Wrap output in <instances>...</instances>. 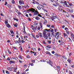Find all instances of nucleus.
I'll use <instances>...</instances> for the list:
<instances>
[{
	"label": "nucleus",
	"instance_id": "nucleus-56",
	"mask_svg": "<svg viewBox=\"0 0 74 74\" xmlns=\"http://www.w3.org/2000/svg\"><path fill=\"white\" fill-rule=\"evenodd\" d=\"M48 42L49 44L51 43V40H48Z\"/></svg>",
	"mask_w": 74,
	"mask_h": 74
},
{
	"label": "nucleus",
	"instance_id": "nucleus-39",
	"mask_svg": "<svg viewBox=\"0 0 74 74\" xmlns=\"http://www.w3.org/2000/svg\"><path fill=\"white\" fill-rule=\"evenodd\" d=\"M31 36H32V37H34V38L35 39H36V38L34 37V35L33 34H31Z\"/></svg>",
	"mask_w": 74,
	"mask_h": 74
},
{
	"label": "nucleus",
	"instance_id": "nucleus-51",
	"mask_svg": "<svg viewBox=\"0 0 74 74\" xmlns=\"http://www.w3.org/2000/svg\"><path fill=\"white\" fill-rule=\"evenodd\" d=\"M68 38L69 39V41H70V42H71V39L69 37Z\"/></svg>",
	"mask_w": 74,
	"mask_h": 74
},
{
	"label": "nucleus",
	"instance_id": "nucleus-64",
	"mask_svg": "<svg viewBox=\"0 0 74 74\" xmlns=\"http://www.w3.org/2000/svg\"><path fill=\"white\" fill-rule=\"evenodd\" d=\"M71 17L73 18H74V15H71Z\"/></svg>",
	"mask_w": 74,
	"mask_h": 74
},
{
	"label": "nucleus",
	"instance_id": "nucleus-14",
	"mask_svg": "<svg viewBox=\"0 0 74 74\" xmlns=\"http://www.w3.org/2000/svg\"><path fill=\"white\" fill-rule=\"evenodd\" d=\"M9 63L10 64H12V63H15V61H14L11 60L10 61Z\"/></svg>",
	"mask_w": 74,
	"mask_h": 74
},
{
	"label": "nucleus",
	"instance_id": "nucleus-63",
	"mask_svg": "<svg viewBox=\"0 0 74 74\" xmlns=\"http://www.w3.org/2000/svg\"><path fill=\"white\" fill-rule=\"evenodd\" d=\"M32 62H33V63H34L35 62V60H32Z\"/></svg>",
	"mask_w": 74,
	"mask_h": 74
},
{
	"label": "nucleus",
	"instance_id": "nucleus-40",
	"mask_svg": "<svg viewBox=\"0 0 74 74\" xmlns=\"http://www.w3.org/2000/svg\"><path fill=\"white\" fill-rule=\"evenodd\" d=\"M40 26H39L37 28V29L38 30H40Z\"/></svg>",
	"mask_w": 74,
	"mask_h": 74
},
{
	"label": "nucleus",
	"instance_id": "nucleus-3",
	"mask_svg": "<svg viewBox=\"0 0 74 74\" xmlns=\"http://www.w3.org/2000/svg\"><path fill=\"white\" fill-rule=\"evenodd\" d=\"M39 5H40V7H42V8L43 10L44 11V12H48V11L46 9H45V7L44 6V5H41V4H40Z\"/></svg>",
	"mask_w": 74,
	"mask_h": 74
},
{
	"label": "nucleus",
	"instance_id": "nucleus-45",
	"mask_svg": "<svg viewBox=\"0 0 74 74\" xmlns=\"http://www.w3.org/2000/svg\"><path fill=\"white\" fill-rule=\"evenodd\" d=\"M38 23H34V26H36V25H38Z\"/></svg>",
	"mask_w": 74,
	"mask_h": 74
},
{
	"label": "nucleus",
	"instance_id": "nucleus-35",
	"mask_svg": "<svg viewBox=\"0 0 74 74\" xmlns=\"http://www.w3.org/2000/svg\"><path fill=\"white\" fill-rule=\"evenodd\" d=\"M67 61L69 63H70L71 62V60L70 59H69L67 60Z\"/></svg>",
	"mask_w": 74,
	"mask_h": 74
},
{
	"label": "nucleus",
	"instance_id": "nucleus-36",
	"mask_svg": "<svg viewBox=\"0 0 74 74\" xmlns=\"http://www.w3.org/2000/svg\"><path fill=\"white\" fill-rule=\"evenodd\" d=\"M7 60H8V61H10L11 60V59L10 58L8 57V58L7 59Z\"/></svg>",
	"mask_w": 74,
	"mask_h": 74
},
{
	"label": "nucleus",
	"instance_id": "nucleus-60",
	"mask_svg": "<svg viewBox=\"0 0 74 74\" xmlns=\"http://www.w3.org/2000/svg\"><path fill=\"white\" fill-rule=\"evenodd\" d=\"M21 38V40H23V36H20Z\"/></svg>",
	"mask_w": 74,
	"mask_h": 74
},
{
	"label": "nucleus",
	"instance_id": "nucleus-34",
	"mask_svg": "<svg viewBox=\"0 0 74 74\" xmlns=\"http://www.w3.org/2000/svg\"><path fill=\"white\" fill-rule=\"evenodd\" d=\"M47 35L49 37H51V34L49 33H48L47 34Z\"/></svg>",
	"mask_w": 74,
	"mask_h": 74
},
{
	"label": "nucleus",
	"instance_id": "nucleus-10",
	"mask_svg": "<svg viewBox=\"0 0 74 74\" xmlns=\"http://www.w3.org/2000/svg\"><path fill=\"white\" fill-rule=\"evenodd\" d=\"M13 19L14 20V21H16L17 22H18V21H18V19L17 18H16V17H13Z\"/></svg>",
	"mask_w": 74,
	"mask_h": 74
},
{
	"label": "nucleus",
	"instance_id": "nucleus-27",
	"mask_svg": "<svg viewBox=\"0 0 74 74\" xmlns=\"http://www.w3.org/2000/svg\"><path fill=\"white\" fill-rule=\"evenodd\" d=\"M46 47H47V48H49V49L51 48V46L49 45L47 46Z\"/></svg>",
	"mask_w": 74,
	"mask_h": 74
},
{
	"label": "nucleus",
	"instance_id": "nucleus-57",
	"mask_svg": "<svg viewBox=\"0 0 74 74\" xmlns=\"http://www.w3.org/2000/svg\"><path fill=\"white\" fill-rule=\"evenodd\" d=\"M60 2V3H62V4H63H63H64V2H63V1H61V2Z\"/></svg>",
	"mask_w": 74,
	"mask_h": 74
},
{
	"label": "nucleus",
	"instance_id": "nucleus-2",
	"mask_svg": "<svg viewBox=\"0 0 74 74\" xmlns=\"http://www.w3.org/2000/svg\"><path fill=\"white\" fill-rule=\"evenodd\" d=\"M62 6H60L58 8V11H61L62 12H66L64 10L62 9Z\"/></svg>",
	"mask_w": 74,
	"mask_h": 74
},
{
	"label": "nucleus",
	"instance_id": "nucleus-8",
	"mask_svg": "<svg viewBox=\"0 0 74 74\" xmlns=\"http://www.w3.org/2000/svg\"><path fill=\"white\" fill-rule=\"evenodd\" d=\"M43 36L44 38L45 39H48V36L47 34L43 35Z\"/></svg>",
	"mask_w": 74,
	"mask_h": 74
},
{
	"label": "nucleus",
	"instance_id": "nucleus-59",
	"mask_svg": "<svg viewBox=\"0 0 74 74\" xmlns=\"http://www.w3.org/2000/svg\"><path fill=\"white\" fill-rule=\"evenodd\" d=\"M34 56H36V52H34Z\"/></svg>",
	"mask_w": 74,
	"mask_h": 74
},
{
	"label": "nucleus",
	"instance_id": "nucleus-4",
	"mask_svg": "<svg viewBox=\"0 0 74 74\" xmlns=\"http://www.w3.org/2000/svg\"><path fill=\"white\" fill-rule=\"evenodd\" d=\"M59 32H57L56 33L55 37L56 39H58L59 37Z\"/></svg>",
	"mask_w": 74,
	"mask_h": 74
},
{
	"label": "nucleus",
	"instance_id": "nucleus-54",
	"mask_svg": "<svg viewBox=\"0 0 74 74\" xmlns=\"http://www.w3.org/2000/svg\"><path fill=\"white\" fill-rule=\"evenodd\" d=\"M51 53L53 54H54V53H55V51H51Z\"/></svg>",
	"mask_w": 74,
	"mask_h": 74
},
{
	"label": "nucleus",
	"instance_id": "nucleus-41",
	"mask_svg": "<svg viewBox=\"0 0 74 74\" xmlns=\"http://www.w3.org/2000/svg\"><path fill=\"white\" fill-rule=\"evenodd\" d=\"M37 15L38 16H40V17H41V18L42 17V16H41V14H38H38Z\"/></svg>",
	"mask_w": 74,
	"mask_h": 74
},
{
	"label": "nucleus",
	"instance_id": "nucleus-52",
	"mask_svg": "<svg viewBox=\"0 0 74 74\" xmlns=\"http://www.w3.org/2000/svg\"><path fill=\"white\" fill-rule=\"evenodd\" d=\"M6 73L8 74H10V73L8 71H6Z\"/></svg>",
	"mask_w": 74,
	"mask_h": 74
},
{
	"label": "nucleus",
	"instance_id": "nucleus-24",
	"mask_svg": "<svg viewBox=\"0 0 74 74\" xmlns=\"http://www.w3.org/2000/svg\"><path fill=\"white\" fill-rule=\"evenodd\" d=\"M18 58H19V59H21L22 60L23 58L22 57V56H18Z\"/></svg>",
	"mask_w": 74,
	"mask_h": 74
},
{
	"label": "nucleus",
	"instance_id": "nucleus-33",
	"mask_svg": "<svg viewBox=\"0 0 74 74\" xmlns=\"http://www.w3.org/2000/svg\"><path fill=\"white\" fill-rule=\"evenodd\" d=\"M54 55H55L56 56H60V55L58 54V53H56L55 54H54Z\"/></svg>",
	"mask_w": 74,
	"mask_h": 74
},
{
	"label": "nucleus",
	"instance_id": "nucleus-58",
	"mask_svg": "<svg viewBox=\"0 0 74 74\" xmlns=\"http://www.w3.org/2000/svg\"><path fill=\"white\" fill-rule=\"evenodd\" d=\"M19 60L20 63H22L23 62V61H21V60Z\"/></svg>",
	"mask_w": 74,
	"mask_h": 74
},
{
	"label": "nucleus",
	"instance_id": "nucleus-44",
	"mask_svg": "<svg viewBox=\"0 0 74 74\" xmlns=\"http://www.w3.org/2000/svg\"><path fill=\"white\" fill-rule=\"evenodd\" d=\"M17 14H18V15H21V14H21V13L19 11L17 12Z\"/></svg>",
	"mask_w": 74,
	"mask_h": 74
},
{
	"label": "nucleus",
	"instance_id": "nucleus-38",
	"mask_svg": "<svg viewBox=\"0 0 74 74\" xmlns=\"http://www.w3.org/2000/svg\"><path fill=\"white\" fill-rule=\"evenodd\" d=\"M29 65H31V66H34V64L32 63H31L29 64Z\"/></svg>",
	"mask_w": 74,
	"mask_h": 74
},
{
	"label": "nucleus",
	"instance_id": "nucleus-9",
	"mask_svg": "<svg viewBox=\"0 0 74 74\" xmlns=\"http://www.w3.org/2000/svg\"><path fill=\"white\" fill-rule=\"evenodd\" d=\"M37 34L38 36H39L40 37H42V34L40 32H39Z\"/></svg>",
	"mask_w": 74,
	"mask_h": 74
},
{
	"label": "nucleus",
	"instance_id": "nucleus-26",
	"mask_svg": "<svg viewBox=\"0 0 74 74\" xmlns=\"http://www.w3.org/2000/svg\"><path fill=\"white\" fill-rule=\"evenodd\" d=\"M39 24L40 25L41 28H42V23H40Z\"/></svg>",
	"mask_w": 74,
	"mask_h": 74
},
{
	"label": "nucleus",
	"instance_id": "nucleus-53",
	"mask_svg": "<svg viewBox=\"0 0 74 74\" xmlns=\"http://www.w3.org/2000/svg\"><path fill=\"white\" fill-rule=\"evenodd\" d=\"M70 32L69 31L67 32L66 33L68 34V35H69V34H70Z\"/></svg>",
	"mask_w": 74,
	"mask_h": 74
},
{
	"label": "nucleus",
	"instance_id": "nucleus-29",
	"mask_svg": "<svg viewBox=\"0 0 74 74\" xmlns=\"http://www.w3.org/2000/svg\"><path fill=\"white\" fill-rule=\"evenodd\" d=\"M12 3L13 4H15V2L14 1V0H12Z\"/></svg>",
	"mask_w": 74,
	"mask_h": 74
},
{
	"label": "nucleus",
	"instance_id": "nucleus-7",
	"mask_svg": "<svg viewBox=\"0 0 74 74\" xmlns=\"http://www.w3.org/2000/svg\"><path fill=\"white\" fill-rule=\"evenodd\" d=\"M63 36L64 37H65L66 38H68V35H67V34H66L65 33H63Z\"/></svg>",
	"mask_w": 74,
	"mask_h": 74
},
{
	"label": "nucleus",
	"instance_id": "nucleus-50",
	"mask_svg": "<svg viewBox=\"0 0 74 74\" xmlns=\"http://www.w3.org/2000/svg\"><path fill=\"white\" fill-rule=\"evenodd\" d=\"M64 30H69V29L68 28L66 27L64 28Z\"/></svg>",
	"mask_w": 74,
	"mask_h": 74
},
{
	"label": "nucleus",
	"instance_id": "nucleus-5",
	"mask_svg": "<svg viewBox=\"0 0 74 74\" xmlns=\"http://www.w3.org/2000/svg\"><path fill=\"white\" fill-rule=\"evenodd\" d=\"M63 6H64L65 5H66V7H70L69 6V5H68V4H67V2L66 1H64V4L63 5Z\"/></svg>",
	"mask_w": 74,
	"mask_h": 74
},
{
	"label": "nucleus",
	"instance_id": "nucleus-28",
	"mask_svg": "<svg viewBox=\"0 0 74 74\" xmlns=\"http://www.w3.org/2000/svg\"><path fill=\"white\" fill-rule=\"evenodd\" d=\"M18 41L20 43H21V38H18Z\"/></svg>",
	"mask_w": 74,
	"mask_h": 74
},
{
	"label": "nucleus",
	"instance_id": "nucleus-37",
	"mask_svg": "<svg viewBox=\"0 0 74 74\" xmlns=\"http://www.w3.org/2000/svg\"><path fill=\"white\" fill-rule=\"evenodd\" d=\"M57 17H58V16H54L53 17V18L54 19H56V18H57Z\"/></svg>",
	"mask_w": 74,
	"mask_h": 74
},
{
	"label": "nucleus",
	"instance_id": "nucleus-62",
	"mask_svg": "<svg viewBox=\"0 0 74 74\" xmlns=\"http://www.w3.org/2000/svg\"><path fill=\"white\" fill-rule=\"evenodd\" d=\"M54 31L55 32H57V29H54Z\"/></svg>",
	"mask_w": 74,
	"mask_h": 74
},
{
	"label": "nucleus",
	"instance_id": "nucleus-47",
	"mask_svg": "<svg viewBox=\"0 0 74 74\" xmlns=\"http://www.w3.org/2000/svg\"><path fill=\"white\" fill-rule=\"evenodd\" d=\"M42 42L44 44H45V45H47V43H46V42H45V41H43Z\"/></svg>",
	"mask_w": 74,
	"mask_h": 74
},
{
	"label": "nucleus",
	"instance_id": "nucleus-49",
	"mask_svg": "<svg viewBox=\"0 0 74 74\" xmlns=\"http://www.w3.org/2000/svg\"><path fill=\"white\" fill-rule=\"evenodd\" d=\"M8 53H9L10 54H11V53H12L11 52V51H10V50H8Z\"/></svg>",
	"mask_w": 74,
	"mask_h": 74
},
{
	"label": "nucleus",
	"instance_id": "nucleus-15",
	"mask_svg": "<svg viewBox=\"0 0 74 74\" xmlns=\"http://www.w3.org/2000/svg\"><path fill=\"white\" fill-rule=\"evenodd\" d=\"M35 19L36 20H37V21H38V20H40V18L38 16H36L35 18Z\"/></svg>",
	"mask_w": 74,
	"mask_h": 74
},
{
	"label": "nucleus",
	"instance_id": "nucleus-20",
	"mask_svg": "<svg viewBox=\"0 0 74 74\" xmlns=\"http://www.w3.org/2000/svg\"><path fill=\"white\" fill-rule=\"evenodd\" d=\"M46 53V54H48L49 55H51V53H50V52H48V51H46L45 52Z\"/></svg>",
	"mask_w": 74,
	"mask_h": 74
},
{
	"label": "nucleus",
	"instance_id": "nucleus-1",
	"mask_svg": "<svg viewBox=\"0 0 74 74\" xmlns=\"http://www.w3.org/2000/svg\"><path fill=\"white\" fill-rule=\"evenodd\" d=\"M30 11H32L33 12H34V15H36V16L38 14V11H36L35 9L33 8H32L30 9Z\"/></svg>",
	"mask_w": 74,
	"mask_h": 74
},
{
	"label": "nucleus",
	"instance_id": "nucleus-19",
	"mask_svg": "<svg viewBox=\"0 0 74 74\" xmlns=\"http://www.w3.org/2000/svg\"><path fill=\"white\" fill-rule=\"evenodd\" d=\"M10 32L11 33V34H14V35L15 34V33L14 32V31H13L10 30Z\"/></svg>",
	"mask_w": 74,
	"mask_h": 74
},
{
	"label": "nucleus",
	"instance_id": "nucleus-22",
	"mask_svg": "<svg viewBox=\"0 0 74 74\" xmlns=\"http://www.w3.org/2000/svg\"><path fill=\"white\" fill-rule=\"evenodd\" d=\"M8 69L9 70H10V71H12V68L11 67H8Z\"/></svg>",
	"mask_w": 74,
	"mask_h": 74
},
{
	"label": "nucleus",
	"instance_id": "nucleus-48",
	"mask_svg": "<svg viewBox=\"0 0 74 74\" xmlns=\"http://www.w3.org/2000/svg\"><path fill=\"white\" fill-rule=\"evenodd\" d=\"M50 31L51 32H54V30L53 29H52Z\"/></svg>",
	"mask_w": 74,
	"mask_h": 74
},
{
	"label": "nucleus",
	"instance_id": "nucleus-61",
	"mask_svg": "<svg viewBox=\"0 0 74 74\" xmlns=\"http://www.w3.org/2000/svg\"><path fill=\"white\" fill-rule=\"evenodd\" d=\"M51 21H53V19H54L53 18V17H51Z\"/></svg>",
	"mask_w": 74,
	"mask_h": 74
},
{
	"label": "nucleus",
	"instance_id": "nucleus-17",
	"mask_svg": "<svg viewBox=\"0 0 74 74\" xmlns=\"http://www.w3.org/2000/svg\"><path fill=\"white\" fill-rule=\"evenodd\" d=\"M15 42L16 43V44H19L20 42L18 40H16Z\"/></svg>",
	"mask_w": 74,
	"mask_h": 74
},
{
	"label": "nucleus",
	"instance_id": "nucleus-42",
	"mask_svg": "<svg viewBox=\"0 0 74 74\" xmlns=\"http://www.w3.org/2000/svg\"><path fill=\"white\" fill-rule=\"evenodd\" d=\"M57 67L58 68V70H60V66H57Z\"/></svg>",
	"mask_w": 74,
	"mask_h": 74
},
{
	"label": "nucleus",
	"instance_id": "nucleus-11",
	"mask_svg": "<svg viewBox=\"0 0 74 74\" xmlns=\"http://www.w3.org/2000/svg\"><path fill=\"white\" fill-rule=\"evenodd\" d=\"M37 8L39 10H41L42 8V7H41V6H40V4H39V5H38L37 6Z\"/></svg>",
	"mask_w": 74,
	"mask_h": 74
},
{
	"label": "nucleus",
	"instance_id": "nucleus-12",
	"mask_svg": "<svg viewBox=\"0 0 74 74\" xmlns=\"http://www.w3.org/2000/svg\"><path fill=\"white\" fill-rule=\"evenodd\" d=\"M68 10L69 12H73V9H69V8H68Z\"/></svg>",
	"mask_w": 74,
	"mask_h": 74
},
{
	"label": "nucleus",
	"instance_id": "nucleus-32",
	"mask_svg": "<svg viewBox=\"0 0 74 74\" xmlns=\"http://www.w3.org/2000/svg\"><path fill=\"white\" fill-rule=\"evenodd\" d=\"M51 34L52 36H53V37H54V36H55V35H54V32H51Z\"/></svg>",
	"mask_w": 74,
	"mask_h": 74
},
{
	"label": "nucleus",
	"instance_id": "nucleus-43",
	"mask_svg": "<svg viewBox=\"0 0 74 74\" xmlns=\"http://www.w3.org/2000/svg\"><path fill=\"white\" fill-rule=\"evenodd\" d=\"M22 40H21V42L22 43H23L24 42H25V41H24V40L23 39H22Z\"/></svg>",
	"mask_w": 74,
	"mask_h": 74
},
{
	"label": "nucleus",
	"instance_id": "nucleus-30",
	"mask_svg": "<svg viewBox=\"0 0 74 74\" xmlns=\"http://www.w3.org/2000/svg\"><path fill=\"white\" fill-rule=\"evenodd\" d=\"M17 7H18V8H19V9H21L22 7H21V6L18 5H17Z\"/></svg>",
	"mask_w": 74,
	"mask_h": 74
},
{
	"label": "nucleus",
	"instance_id": "nucleus-55",
	"mask_svg": "<svg viewBox=\"0 0 74 74\" xmlns=\"http://www.w3.org/2000/svg\"><path fill=\"white\" fill-rule=\"evenodd\" d=\"M12 59H13V60H16V57H15L14 58H12Z\"/></svg>",
	"mask_w": 74,
	"mask_h": 74
},
{
	"label": "nucleus",
	"instance_id": "nucleus-46",
	"mask_svg": "<svg viewBox=\"0 0 74 74\" xmlns=\"http://www.w3.org/2000/svg\"><path fill=\"white\" fill-rule=\"evenodd\" d=\"M5 23L6 24V25H7V24H8V21H5Z\"/></svg>",
	"mask_w": 74,
	"mask_h": 74
},
{
	"label": "nucleus",
	"instance_id": "nucleus-18",
	"mask_svg": "<svg viewBox=\"0 0 74 74\" xmlns=\"http://www.w3.org/2000/svg\"><path fill=\"white\" fill-rule=\"evenodd\" d=\"M44 31H47V32H50V29H45L44 30Z\"/></svg>",
	"mask_w": 74,
	"mask_h": 74
},
{
	"label": "nucleus",
	"instance_id": "nucleus-16",
	"mask_svg": "<svg viewBox=\"0 0 74 74\" xmlns=\"http://www.w3.org/2000/svg\"><path fill=\"white\" fill-rule=\"evenodd\" d=\"M62 58H63L65 60H66V59H67V57H66V56H62Z\"/></svg>",
	"mask_w": 74,
	"mask_h": 74
},
{
	"label": "nucleus",
	"instance_id": "nucleus-21",
	"mask_svg": "<svg viewBox=\"0 0 74 74\" xmlns=\"http://www.w3.org/2000/svg\"><path fill=\"white\" fill-rule=\"evenodd\" d=\"M13 25L14 27H17L18 26L17 25V23H16V24L13 23Z\"/></svg>",
	"mask_w": 74,
	"mask_h": 74
},
{
	"label": "nucleus",
	"instance_id": "nucleus-6",
	"mask_svg": "<svg viewBox=\"0 0 74 74\" xmlns=\"http://www.w3.org/2000/svg\"><path fill=\"white\" fill-rule=\"evenodd\" d=\"M19 5H22V4H24V2L23 1H19Z\"/></svg>",
	"mask_w": 74,
	"mask_h": 74
},
{
	"label": "nucleus",
	"instance_id": "nucleus-13",
	"mask_svg": "<svg viewBox=\"0 0 74 74\" xmlns=\"http://www.w3.org/2000/svg\"><path fill=\"white\" fill-rule=\"evenodd\" d=\"M6 25L8 28H11V25L8 23L7 24H6Z\"/></svg>",
	"mask_w": 74,
	"mask_h": 74
},
{
	"label": "nucleus",
	"instance_id": "nucleus-31",
	"mask_svg": "<svg viewBox=\"0 0 74 74\" xmlns=\"http://www.w3.org/2000/svg\"><path fill=\"white\" fill-rule=\"evenodd\" d=\"M47 32L45 31L44 30L43 32V34L44 35V34H47Z\"/></svg>",
	"mask_w": 74,
	"mask_h": 74
},
{
	"label": "nucleus",
	"instance_id": "nucleus-23",
	"mask_svg": "<svg viewBox=\"0 0 74 74\" xmlns=\"http://www.w3.org/2000/svg\"><path fill=\"white\" fill-rule=\"evenodd\" d=\"M47 23V20H45L43 24L45 25Z\"/></svg>",
	"mask_w": 74,
	"mask_h": 74
},
{
	"label": "nucleus",
	"instance_id": "nucleus-25",
	"mask_svg": "<svg viewBox=\"0 0 74 74\" xmlns=\"http://www.w3.org/2000/svg\"><path fill=\"white\" fill-rule=\"evenodd\" d=\"M32 1H34L32 2V3H33V4H36V1L35 0H32Z\"/></svg>",
	"mask_w": 74,
	"mask_h": 74
}]
</instances>
